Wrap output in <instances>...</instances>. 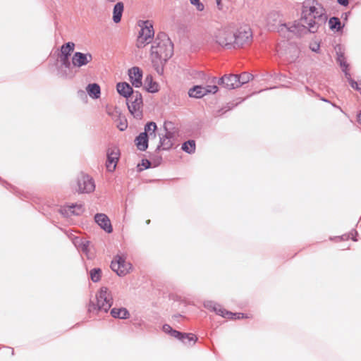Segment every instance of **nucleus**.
<instances>
[{
  "mask_svg": "<svg viewBox=\"0 0 361 361\" xmlns=\"http://www.w3.org/2000/svg\"><path fill=\"white\" fill-rule=\"evenodd\" d=\"M326 20V16L323 13L321 7H316L315 6L305 7L300 23H295L290 26L287 24H282L280 32L288 31L289 33L288 37H290V35L291 34L301 36L307 32L314 33Z\"/></svg>",
  "mask_w": 361,
  "mask_h": 361,
  "instance_id": "obj_1",
  "label": "nucleus"
},
{
  "mask_svg": "<svg viewBox=\"0 0 361 361\" xmlns=\"http://www.w3.org/2000/svg\"><path fill=\"white\" fill-rule=\"evenodd\" d=\"M173 54V44L168 35L160 32L157 35L150 49L152 63L154 66L165 63Z\"/></svg>",
  "mask_w": 361,
  "mask_h": 361,
  "instance_id": "obj_2",
  "label": "nucleus"
},
{
  "mask_svg": "<svg viewBox=\"0 0 361 361\" xmlns=\"http://www.w3.org/2000/svg\"><path fill=\"white\" fill-rule=\"evenodd\" d=\"M113 305L111 292L106 287H101L96 295L95 302L90 300L88 305L90 313L108 312Z\"/></svg>",
  "mask_w": 361,
  "mask_h": 361,
  "instance_id": "obj_3",
  "label": "nucleus"
},
{
  "mask_svg": "<svg viewBox=\"0 0 361 361\" xmlns=\"http://www.w3.org/2000/svg\"><path fill=\"white\" fill-rule=\"evenodd\" d=\"M140 27L136 45L137 48H142L149 44L154 36L152 23L149 20L140 21Z\"/></svg>",
  "mask_w": 361,
  "mask_h": 361,
  "instance_id": "obj_4",
  "label": "nucleus"
},
{
  "mask_svg": "<svg viewBox=\"0 0 361 361\" xmlns=\"http://www.w3.org/2000/svg\"><path fill=\"white\" fill-rule=\"evenodd\" d=\"M128 108L130 113L136 119H141L142 118V97L140 92L135 91V94L128 99Z\"/></svg>",
  "mask_w": 361,
  "mask_h": 361,
  "instance_id": "obj_5",
  "label": "nucleus"
},
{
  "mask_svg": "<svg viewBox=\"0 0 361 361\" xmlns=\"http://www.w3.org/2000/svg\"><path fill=\"white\" fill-rule=\"evenodd\" d=\"M111 268L118 276H123L129 272L131 264L126 261L123 255H117L111 262Z\"/></svg>",
  "mask_w": 361,
  "mask_h": 361,
  "instance_id": "obj_6",
  "label": "nucleus"
},
{
  "mask_svg": "<svg viewBox=\"0 0 361 361\" xmlns=\"http://www.w3.org/2000/svg\"><path fill=\"white\" fill-rule=\"evenodd\" d=\"M78 192L80 193H90L95 189L94 181L89 175L80 173L77 179Z\"/></svg>",
  "mask_w": 361,
  "mask_h": 361,
  "instance_id": "obj_7",
  "label": "nucleus"
},
{
  "mask_svg": "<svg viewBox=\"0 0 361 361\" xmlns=\"http://www.w3.org/2000/svg\"><path fill=\"white\" fill-rule=\"evenodd\" d=\"M216 42L227 49L233 48L235 35L229 30H219L215 36Z\"/></svg>",
  "mask_w": 361,
  "mask_h": 361,
  "instance_id": "obj_8",
  "label": "nucleus"
},
{
  "mask_svg": "<svg viewBox=\"0 0 361 361\" xmlns=\"http://www.w3.org/2000/svg\"><path fill=\"white\" fill-rule=\"evenodd\" d=\"M121 155L120 149L117 146H111L106 151V169L112 172L116 169Z\"/></svg>",
  "mask_w": 361,
  "mask_h": 361,
  "instance_id": "obj_9",
  "label": "nucleus"
},
{
  "mask_svg": "<svg viewBox=\"0 0 361 361\" xmlns=\"http://www.w3.org/2000/svg\"><path fill=\"white\" fill-rule=\"evenodd\" d=\"M233 35H235L233 48L243 47L250 43L252 37V31L250 27H241Z\"/></svg>",
  "mask_w": 361,
  "mask_h": 361,
  "instance_id": "obj_10",
  "label": "nucleus"
},
{
  "mask_svg": "<svg viewBox=\"0 0 361 361\" xmlns=\"http://www.w3.org/2000/svg\"><path fill=\"white\" fill-rule=\"evenodd\" d=\"M92 59L93 57L90 53L76 51L72 56V66L73 67L80 68L88 64Z\"/></svg>",
  "mask_w": 361,
  "mask_h": 361,
  "instance_id": "obj_11",
  "label": "nucleus"
},
{
  "mask_svg": "<svg viewBox=\"0 0 361 361\" xmlns=\"http://www.w3.org/2000/svg\"><path fill=\"white\" fill-rule=\"evenodd\" d=\"M218 84L228 90L237 88L240 87L238 75H224L219 79Z\"/></svg>",
  "mask_w": 361,
  "mask_h": 361,
  "instance_id": "obj_12",
  "label": "nucleus"
},
{
  "mask_svg": "<svg viewBox=\"0 0 361 361\" xmlns=\"http://www.w3.org/2000/svg\"><path fill=\"white\" fill-rule=\"evenodd\" d=\"M204 307L211 311L215 312L217 314L224 318H230V316L233 315V312L223 309L220 305L212 300L205 301L204 302Z\"/></svg>",
  "mask_w": 361,
  "mask_h": 361,
  "instance_id": "obj_13",
  "label": "nucleus"
},
{
  "mask_svg": "<svg viewBox=\"0 0 361 361\" xmlns=\"http://www.w3.org/2000/svg\"><path fill=\"white\" fill-rule=\"evenodd\" d=\"M94 221L106 233H111L113 231L110 219L106 214L102 213L97 214L94 216Z\"/></svg>",
  "mask_w": 361,
  "mask_h": 361,
  "instance_id": "obj_14",
  "label": "nucleus"
},
{
  "mask_svg": "<svg viewBox=\"0 0 361 361\" xmlns=\"http://www.w3.org/2000/svg\"><path fill=\"white\" fill-rule=\"evenodd\" d=\"M128 75L133 86L135 87H140L142 86V72L140 68L135 66L129 69Z\"/></svg>",
  "mask_w": 361,
  "mask_h": 361,
  "instance_id": "obj_15",
  "label": "nucleus"
},
{
  "mask_svg": "<svg viewBox=\"0 0 361 361\" xmlns=\"http://www.w3.org/2000/svg\"><path fill=\"white\" fill-rule=\"evenodd\" d=\"M116 90L120 95L128 99L130 97L135 94L133 87L126 82H121L117 83Z\"/></svg>",
  "mask_w": 361,
  "mask_h": 361,
  "instance_id": "obj_16",
  "label": "nucleus"
},
{
  "mask_svg": "<svg viewBox=\"0 0 361 361\" xmlns=\"http://www.w3.org/2000/svg\"><path fill=\"white\" fill-rule=\"evenodd\" d=\"M149 135L146 133H140L135 139V143L140 151H145L148 148Z\"/></svg>",
  "mask_w": 361,
  "mask_h": 361,
  "instance_id": "obj_17",
  "label": "nucleus"
},
{
  "mask_svg": "<svg viewBox=\"0 0 361 361\" xmlns=\"http://www.w3.org/2000/svg\"><path fill=\"white\" fill-rule=\"evenodd\" d=\"M61 212L67 216L71 215L78 216L83 212V207L82 204H73L71 206L61 209Z\"/></svg>",
  "mask_w": 361,
  "mask_h": 361,
  "instance_id": "obj_18",
  "label": "nucleus"
},
{
  "mask_svg": "<svg viewBox=\"0 0 361 361\" xmlns=\"http://www.w3.org/2000/svg\"><path fill=\"white\" fill-rule=\"evenodd\" d=\"M110 313L111 315L116 319H125L130 317L128 310L125 307L112 308Z\"/></svg>",
  "mask_w": 361,
  "mask_h": 361,
  "instance_id": "obj_19",
  "label": "nucleus"
},
{
  "mask_svg": "<svg viewBox=\"0 0 361 361\" xmlns=\"http://www.w3.org/2000/svg\"><path fill=\"white\" fill-rule=\"evenodd\" d=\"M123 10L124 5L123 2L118 1L114 5L113 9V20L114 23H118L121 22Z\"/></svg>",
  "mask_w": 361,
  "mask_h": 361,
  "instance_id": "obj_20",
  "label": "nucleus"
},
{
  "mask_svg": "<svg viewBox=\"0 0 361 361\" xmlns=\"http://www.w3.org/2000/svg\"><path fill=\"white\" fill-rule=\"evenodd\" d=\"M188 94L190 97L202 98L207 94V91H205L204 87L195 85L189 90Z\"/></svg>",
  "mask_w": 361,
  "mask_h": 361,
  "instance_id": "obj_21",
  "label": "nucleus"
},
{
  "mask_svg": "<svg viewBox=\"0 0 361 361\" xmlns=\"http://www.w3.org/2000/svg\"><path fill=\"white\" fill-rule=\"evenodd\" d=\"M159 85L157 82L153 80L151 75H147L145 80V90L152 93H154L159 91Z\"/></svg>",
  "mask_w": 361,
  "mask_h": 361,
  "instance_id": "obj_22",
  "label": "nucleus"
},
{
  "mask_svg": "<svg viewBox=\"0 0 361 361\" xmlns=\"http://www.w3.org/2000/svg\"><path fill=\"white\" fill-rule=\"evenodd\" d=\"M86 90L89 96L93 99H98L100 97L101 89L97 83L89 84L86 87Z\"/></svg>",
  "mask_w": 361,
  "mask_h": 361,
  "instance_id": "obj_23",
  "label": "nucleus"
},
{
  "mask_svg": "<svg viewBox=\"0 0 361 361\" xmlns=\"http://www.w3.org/2000/svg\"><path fill=\"white\" fill-rule=\"evenodd\" d=\"M173 146V141L169 139V137H163L160 136L159 144L157 145L155 152H159L161 149L169 150Z\"/></svg>",
  "mask_w": 361,
  "mask_h": 361,
  "instance_id": "obj_24",
  "label": "nucleus"
},
{
  "mask_svg": "<svg viewBox=\"0 0 361 361\" xmlns=\"http://www.w3.org/2000/svg\"><path fill=\"white\" fill-rule=\"evenodd\" d=\"M58 73L57 75L62 78L64 79H71L74 77V73L72 71V67L67 68H62L61 66H59L57 68Z\"/></svg>",
  "mask_w": 361,
  "mask_h": 361,
  "instance_id": "obj_25",
  "label": "nucleus"
},
{
  "mask_svg": "<svg viewBox=\"0 0 361 361\" xmlns=\"http://www.w3.org/2000/svg\"><path fill=\"white\" fill-rule=\"evenodd\" d=\"M75 48V44L72 42H68L63 44L61 47V54L59 56H70L71 52L73 51Z\"/></svg>",
  "mask_w": 361,
  "mask_h": 361,
  "instance_id": "obj_26",
  "label": "nucleus"
},
{
  "mask_svg": "<svg viewBox=\"0 0 361 361\" xmlns=\"http://www.w3.org/2000/svg\"><path fill=\"white\" fill-rule=\"evenodd\" d=\"M73 243L75 246L78 247L83 252L87 253L88 252V247L90 242L85 240H82L79 237H75L73 240Z\"/></svg>",
  "mask_w": 361,
  "mask_h": 361,
  "instance_id": "obj_27",
  "label": "nucleus"
},
{
  "mask_svg": "<svg viewBox=\"0 0 361 361\" xmlns=\"http://www.w3.org/2000/svg\"><path fill=\"white\" fill-rule=\"evenodd\" d=\"M157 129V124L153 121H150L145 124V131L143 133H146V134H147L149 137H155Z\"/></svg>",
  "mask_w": 361,
  "mask_h": 361,
  "instance_id": "obj_28",
  "label": "nucleus"
},
{
  "mask_svg": "<svg viewBox=\"0 0 361 361\" xmlns=\"http://www.w3.org/2000/svg\"><path fill=\"white\" fill-rule=\"evenodd\" d=\"M169 334L171 336L178 339L179 341H184V339L187 337L190 338V339H192V338H194L193 336L192 335V333H183L173 329H172V331Z\"/></svg>",
  "mask_w": 361,
  "mask_h": 361,
  "instance_id": "obj_29",
  "label": "nucleus"
},
{
  "mask_svg": "<svg viewBox=\"0 0 361 361\" xmlns=\"http://www.w3.org/2000/svg\"><path fill=\"white\" fill-rule=\"evenodd\" d=\"M181 149L188 153L192 154L195 151V142L193 140H189L183 143Z\"/></svg>",
  "mask_w": 361,
  "mask_h": 361,
  "instance_id": "obj_30",
  "label": "nucleus"
},
{
  "mask_svg": "<svg viewBox=\"0 0 361 361\" xmlns=\"http://www.w3.org/2000/svg\"><path fill=\"white\" fill-rule=\"evenodd\" d=\"M329 25L331 30H336V31L341 30L343 27V25H341L340 19L337 17L330 18L329 20Z\"/></svg>",
  "mask_w": 361,
  "mask_h": 361,
  "instance_id": "obj_31",
  "label": "nucleus"
},
{
  "mask_svg": "<svg viewBox=\"0 0 361 361\" xmlns=\"http://www.w3.org/2000/svg\"><path fill=\"white\" fill-rule=\"evenodd\" d=\"M101 274L102 270L99 268H94L90 271V279L94 283L98 282L100 280Z\"/></svg>",
  "mask_w": 361,
  "mask_h": 361,
  "instance_id": "obj_32",
  "label": "nucleus"
},
{
  "mask_svg": "<svg viewBox=\"0 0 361 361\" xmlns=\"http://www.w3.org/2000/svg\"><path fill=\"white\" fill-rule=\"evenodd\" d=\"M253 78V75L250 73H246V72H244L242 74H240V75H238V80H239V82H240V87L243 85V84H245L247 82H248L250 80H251Z\"/></svg>",
  "mask_w": 361,
  "mask_h": 361,
  "instance_id": "obj_33",
  "label": "nucleus"
},
{
  "mask_svg": "<svg viewBox=\"0 0 361 361\" xmlns=\"http://www.w3.org/2000/svg\"><path fill=\"white\" fill-rule=\"evenodd\" d=\"M70 56H59L60 59V66L62 68H69L72 67V61H70Z\"/></svg>",
  "mask_w": 361,
  "mask_h": 361,
  "instance_id": "obj_34",
  "label": "nucleus"
},
{
  "mask_svg": "<svg viewBox=\"0 0 361 361\" xmlns=\"http://www.w3.org/2000/svg\"><path fill=\"white\" fill-rule=\"evenodd\" d=\"M337 62L339 63L341 68H348V64L345 61L343 53L337 51Z\"/></svg>",
  "mask_w": 361,
  "mask_h": 361,
  "instance_id": "obj_35",
  "label": "nucleus"
},
{
  "mask_svg": "<svg viewBox=\"0 0 361 361\" xmlns=\"http://www.w3.org/2000/svg\"><path fill=\"white\" fill-rule=\"evenodd\" d=\"M117 127L121 131H124L128 127L127 120L124 118H120Z\"/></svg>",
  "mask_w": 361,
  "mask_h": 361,
  "instance_id": "obj_36",
  "label": "nucleus"
},
{
  "mask_svg": "<svg viewBox=\"0 0 361 361\" xmlns=\"http://www.w3.org/2000/svg\"><path fill=\"white\" fill-rule=\"evenodd\" d=\"M164 130H165V134L164 135H162L161 137H169V140H171V141H173V137H174V133L171 131H169L168 129H167V123H164Z\"/></svg>",
  "mask_w": 361,
  "mask_h": 361,
  "instance_id": "obj_37",
  "label": "nucleus"
},
{
  "mask_svg": "<svg viewBox=\"0 0 361 361\" xmlns=\"http://www.w3.org/2000/svg\"><path fill=\"white\" fill-rule=\"evenodd\" d=\"M192 336H193V337H194V338H192H192L190 339V338H188V337H187V338H185L184 339V341H182L183 343H185V344H188V345H194V344L196 343V341H197V336H196L195 334H192Z\"/></svg>",
  "mask_w": 361,
  "mask_h": 361,
  "instance_id": "obj_38",
  "label": "nucleus"
},
{
  "mask_svg": "<svg viewBox=\"0 0 361 361\" xmlns=\"http://www.w3.org/2000/svg\"><path fill=\"white\" fill-rule=\"evenodd\" d=\"M190 1L192 5L196 6V8L198 11H202L204 10V6L202 3L200 2V0H190Z\"/></svg>",
  "mask_w": 361,
  "mask_h": 361,
  "instance_id": "obj_39",
  "label": "nucleus"
},
{
  "mask_svg": "<svg viewBox=\"0 0 361 361\" xmlns=\"http://www.w3.org/2000/svg\"><path fill=\"white\" fill-rule=\"evenodd\" d=\"M205 91L207 93H216L218 91V87L216 85H207L204 87Z\"/></svg>",
  "mask_w": 361,
  "mask_h": 361,
  "instance_id": "obj_40",
  "label": "nucleus"
},
{
  "mask_svg": "<svg viewBox=\"0 0 361 361\" xmlns=\"http://www.w3.org/2000/svg\"><path fill=\"white\" fill-rule=\"evenodd\" d=\"M348 82L350 83L352 88L360 92L361 94V87H359L358 83L355 80L350 79Z\"/></svg>",
  "mask_w": 361,
  "mask_h": 361,
  "instance_id": "obj_41",
  "label": "nucleus"
},
{
  "mask_svg": "<svg viewBox=\"0 0 361 361\" xmlns=\"http://www.w3.org/2000/svg\"><path fill=\"white\" fill-rule=\"evenodd\" d=\"M152 163L148 159H142L141 166L143 168L140 169V171H142L143 169H147L151 167Z\"/></svg>",
  "mask_w": 361,
  "mask_h": 361,
  "instance_id": "obj_42",
  "label": "nucleus"
},
{
  "mask_svg": "<svg viewBox=\"0 0 361 361\" xmlns=\"http://www.w3.org/2000/svg\"><path fill=\"white\" fill-rule=\"evenodd\" d=\"M233 316H230L229 319H233L234 318V319H243V318L246 317L243 313H233Z\"/></svg>",
  "mask_w": 361,
  "mask_h": 361,
  "instance_id": "obj_43",
  "label": "nucleus"
},
{
  "mask_svg": "<svg viewBox=\"0 0 361 361\" xmlns=\"http://www.w3.org/2000/svg\"><path fill=\"white\" fill-rule=\"evenodd\" d=\"M172 327L169 324H164L163 325L162 329L166 333L169 334L171 331H172Z\"/></svg>",
  "mask_w": 361,
  "mask_h": 361,
  "instance_id": "obj_44",
  "label": "nucleus"
},
{
  "mask_svg": "<svg viewBox=\"0 0 361 361\" xmlns=\"http://www.w3.org/2000/svg\"><path fill=\"white\" fill-rule=\"evenodd\" d=\"M348 68H342V71H343V72L344 73V74H345V76L346 79H347V80H348V81L349 82V80H350V79H353V78H351L350 73H349V71H348Z\"/></svg>",
  "mask_w": 361,
  "mask_h": 361,
  "instance_id": "obj_45",
  "label": "nucleus"
},
{
  "mask_svg": "<svg viewBox=\"0 0 361 361\" xmlns=\"http://www.w3.org/2000/svg\"><path fill=\"white\" fill-rule=\"evenodd\" d=\"M320 46L319 44H314L310 46V49L312 51L318 52L319 50Z\"/></svg>",
  "mask_w": 361,
  "mask_h": 361,
  "instance_id": "obj_46",
  "label": "nucleus"
},
{
  "mask_svg": "<svg viewBox=\"0 0 361 361\" xmlns=\"http://www.w3.org/2000/svg\"><path fill=\"white\" fill-rule=\"evenodd\" d=\"M338 3L341 4V6H346L348 5V0H337Z\"/></svg>",
  "mask_w": 361,
  "mask_h": 361,
  "instance_id": "obj_47",
  "label": "nucleus"
},
{
  "mask_svg": "<svg viewBox=\"0 0 361 361\" xmlns=\"http://www.w3.org/2000/svg\"><path fill=\"white\" fill-rule=\"evenodd\" d=\"M216 3L219 9H222L221 0H216Z\"/></svg>",
  "mask_w": 361,
  "mask_h": 361,
  "instance_id": "obj_48",
  "label": "nucleus"
},
{
  "mask_svg": "<svg viewBox=\"0 0 361 361\" xmlns=\"http://www.w3.org/2000/svg\"><path fill=\"white\" fill-rule=\"evenodd\" d=\"M350 237V235H343L341 237H338L339 238L342 240H348Z\"/></svg>",
  "mask_w": 361,
  "mask_h": 361,
  "instance_id": "obj_49",
  "label": "nucleus"
},
{
  "mask_svg": "<svg viewBox=\"0 0 361 361\" xmlns=\"http://www.w3.org/2000/svg\"><path fill=\"white\" fill-rule=\"evenodd\" d=\"M357 120H358V122L361 124V110L359 111V113L357 114Z\"/></svg>",
  "mask_w": 361,
  "mask_h": 361,
  "instance_id": "obj_50",
  "label": "nucleus"
},
{
  "mask_svg": "<svg viewBox=\"0 0 361 361\" xmlns=\"http://www.w3.org/2000/svg\"><path fill=\"white\" fill-rule=\"evenodd\" d=\"M321 100H322V101H323V102H325L330 103V101H329V100H328L327 99L324 98V97H322V98H321Z\"/></svg>",
  "mask_w": 361,
  "mask_h": 361,
  "instance_id": "obj_51",
  "label": "nucleus"
},
{
  "mask_svg": "<svg viewBox=\"0 0 361 361\" xmlns=\"http://www.w3.org/2000/svg\"><path fill=\"white\" fill-rule=\"evenodd\" d=\"M331 105H332L333 106H334V107H336V108H338V109H339L341 111H342V109H341V108L340 106H338L336 105V104H334V103H331Z\"/></svg>",
  "mask_w": 361,
  "mask_h": 361,
  "instance_id": "obj_52",
  "label": "nucleus"
},
{
  "mask_svg": "<svg viewBox=\"0 0 361 361\" xmlns=\"http://www.w3.org/2000/svg\"><path fill=\"white\" fill-rule=\"evenodd\" d=\"M161 160V157H159L157 159V164L158 165L160 163V161Z\"/></svg>",
  "mask_w": 361,
  "mask_h": 361,
  "instance_id": "obj_53",
  "label": "nucleus"
},
{
  "mask_svg": "<svg viewBox=\"0 0 361 361\" xmlns=\"http://www.w3.org/2000/svg\"><path fill=\"white\" fill-rule=\"evenodd\" d=\"M78 94H85V92L82 90H80V91H78Z\"/></svg>",
  "mask_w": 361,
  "mask_h": 361,
  "instance_id": "obj_54",
  "label": "nucleus"
},
{
  "mask_svg": "<svg viewBox=\"0 0 361 361\" xmlns=\"http://www.w3.org/2000/svg\"><path fill=\"white\" fill-rule=\"evenodd\" d=\"M106 1L109 2V3H114L115 2L116 0H106Z\"/></svg>",
  "mask_w": 361,
  "mask_h": 361,
  "instance_id": "obj_55",
  "label": "nucleus"
},
{
  "mask_svg": "<svg viewBox=\"0 0 361 361\" xmlns=\"http://www.w3.org/2000/svg\"><path fill=\"white\" fill-rule=\"evenodd\" d=\"M352 240L353 241H357V238L355 237H354V236L352 237Z\"/></svg>",
  "mask_w": 361,
  "mask_h": 361,
  "instance_id": "obj_56",
  "label": "nucleus"
},
{
  "mask_svg": "<svg viewBox=\"0 0 361 361\" xmlns=\"http://www.w3.org/2000/svg\"><path fill=\"white\" fill-rule=\"evenodd\" d=\"M11 354L13 355L14 354V350L13 348H11Z\"/></svg>",
  "mask_w": 361,
  "mask_h": 361,
  "instance_id": "obj_57",
  "label": "nucleus"
},
{
  "mask_svg": "<svg viewBox=\"0 0 361 361\" xmlns=\"http://www.w3.org/2000/svg\"><path fill=\"white\" fill-rule=\"evenodd\" d=\"M150 222V220L147 221V224H149Z\"/></svg>",
  "mask_w": 361,
  "mask_h": 361,
  "instance_id": "obj_58",
  "label": "nucleus"
},
{
  "mask_svg": "<svg viewBox=\"0 0 361 361\" xmlns=\"http://www.w3.org/2000/svg\"><path fill=\"white\" fill-rule=\"evenodd\" d=\"M354 233L355 235H357V232L356 231H354Z\"/></svg>",
  "mask_w": 361,
  "mask_h": 361,
  "instance_id": "obj_59",
  "label": "nucleus"
},
{
  "mask_svg": "<svg viewBox=\"0 0 361 361\" xmlns=\"http://www.w3.org/2000/svg\"><path fill=\"white\" fill-rule=\"evenodd\" d=\"M345 18H347V13H345Z\"/></svg>",
  "mask_w": 361,
  "mask_h": 361,
  "instance_id": "obj_60",
  "label": "nucleus"
}]
</instances>
